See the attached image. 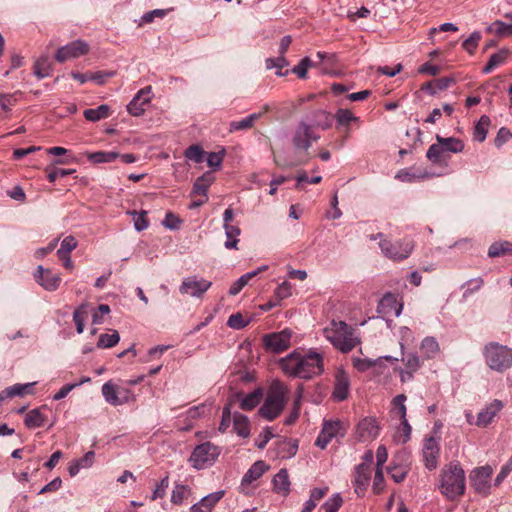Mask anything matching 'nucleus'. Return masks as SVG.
<instances>
[{
	"mask_svg": "<svg viewBox=\"0 0 512 512\" xmlns=\"http://www.w3.org/2000/svg\"><path fill=\"white\" fill-rule=\"evenodd\" d=\"M77 247V241L76 239L69 235L66 236L60 245V248L57 250V254H70L71 251H73Z\"/></svg>",
	"mask_w": 512,
	"mask_h": 512,
	"instance_id": "54",
	"label": "nucleus"
},
{
	"mask_svg": "<svg viewBox=\"0 0 512 512\" xmlns=\"http://www.w3.org/2000/svg\"><path fill=\"white\" fill-rule=\"evenodd\" d=\"M52 63L48 55L40 56L34 63L33 73L38 79H43L51 75Z\"/></svg>",
	"mask_w": 512,
	"mask_h": 512,
	"instance_id": "26",
	"label": "nucleus"
},
{
	"mask_svg": "<svg viewBox=\"0 0 512 512\" xmlns=\"http://www.w3.org/2000/svg\"><path fill=\"white\" fill-rule=\"evenodd\" d=\"M436 140L445 152L460 153L464 150V142L459 138L436 135Z\"/></svg>",
	"mask_w": 512,
	"mask_h": 512,
	"instance_id": "28",
	"label": "nucleus"
},
{
	"mask_svg": "<svg viewBox=\"0 0 512 512\" xmlns=\"http://www.w3.org/2000/svg\"><path fill=\"white\" fill-rule=\"evenodd\" d=\"M402 309L403 304L397 300V297L392 293H387L379 301L377 318L386 320L390 317H399Z\"/></svg>",
	"mask_w": 512,
	"mask_h": 512,
	"instance_id": "12",
	"label": "nucleus"
},
{
	"mask_svg": "<svg viewBox=\"0 0 512 512\" xmlns=\"http://www.w3.org/2000/svg\"><path fill=\"white\" fill-rule=\"evenodd\" d=\"M421 352L424 354L426 359L434 358L439 352V345L437 341L432 337H426L423 339L421 344Z\"/></svg>",
	"mask_w": 512,
	"mask_h": 512,
	"instance_id": "41",
	"label": "nucleus"
},
{
	"mask_svg": "<svg viewBox=\"0 0 512 512\" xmlns=\"http://www.w3.org/2000/svg\"><path fill=\"white\" fill-rule=\"evenodd\" d=\"M491 121L487 115H482L474 127L473 137L478 142H483L488 133V127Z\"/></svg>",
	"mask_w": 512,
	"mask_h": 512,
	"instance_id": "37",
	"label": "nucleus"
},
{
	"mask_svg": "<svg viewBox=\"0 0 512 512\" xmlns=\"http://www.w3.org/2000/svg\"><path fill=\"white\" fill-rule=\"evenodd\" d=\"M336 120V128H347L352 122H359V117L355 116L349 109L339 108L333 115Z\"/></svg>",
	"mask_w": 512,
	"mask_h": 512,
	"instance_id": "29",
	"label": "nucleus"
},
{
	"mask_svg": "<svg viewBox=\"0 0 512 512\" xmlns=\"http://www.w3.org/2000/svg\"><path fill=\"white\" fill-rule=\"evenodd\" d=\"M151 87L147 86L137 92L127 105V111L132 116H141L151 100Z\"/></svg>",
	"mask_w": 512,
	"mask_h": 512,
	"instance_id": "16",
	"label": "nucleus"
},
{
	"mask_svg": "<svg viewBox=\"0 0 512 512\" xmlns=\"http://www.w3.org/2000/svg\"><path fill=\"white\" fill-rule=\"evenodd\" d=\"M263 114H264V112L252 113L249 116H247L239 121H232L230 123L229 131L235 132V131H239V130L250 129L254 126L255 122L262 117Z\"/></svg>",
	"mask_w": 512,
	"mask_h": 512,
	"instance_id": "30",
	"label": "nucleus"
},
{
	"mask_svg": "<svg viewBox=\"0 0 512 512\" xmlns=\"http://www.w3.org/2000/svg\"><path fill=\"white\" fill-rule=\"evenodd\" d=\"M47 178L50 182H55L58 177L64 178L75 172L74 169L47 168Z\"/></svg>",
	"mask_w": 512,
	"mask_h": 512,
	"instance_id": "55",
	"label": "nucleus"
},
{
	"mask_svg": "<svg viewBox=\"0 0 512 512\" xmlns=\"http://www.w3.org/2000/svg\"><path fill=\"white\" fill-rule=\"evenodd\" d=\"M267 468L264 461H256L243 476L241 482L242 486L250 485L253 481L259 479Z\"/></svg>",
	"mask_w": 512,
	"mask_h": 512,
	"instance_id": "25",
	"label": "nucleus"
},
{
	"mask_svg": "<svg viewBox=\"0 0 512 512\" xmlns=\"http://www.w3.org/2000/svg\"><path fill=\"white\" fill-rule=\"evenodd\" d=\"M342 504V497L339 494H335L321 506V510L323 512H337Z\"/></svg>",
	"mask_w": 512,
	"mask_h": 512,
	"instance_id": "49",
	"label": "nucleus"
},
{
	"mask_svg": "<svg viewBox=\"0 0 512 512\" xmlns=\"http://www.w3.org/2000/svg\"><path fill=\"white\" fill-rule=\"evenodd\" d=\"M119 156L120 154L114 151H97L87 154L88 160L95 164L110 163L117 159Z\"/></svg>",
	"mask_w": 512,
	"mask_h": 512,
	"instance_id": "34",
	"label": "nucleus"
},
{
	"mask_svg": "<svg viewBox=\"0 0 512 512\" xmlns=\"http://www.w3.org/2000/svg\"><path fill=\"white\" fill-rule=\"evenodd\" d=\"M129 214H131L133 216L134 227L137 231L140 232V231H143L148 228L149 221L147 219L146 211H141V212L132 211V212H129Z\"/></svg>",
	"mask_w": 512,
	"mask_h": 512,
	"instance_id": "46",
	"label": "nucleus"
},
{
	"mask_svg": "<svg viewBox=\"0 0 512 512\" xmlns=\"http://www.w3.org/2000/svg\"><path fill=\"white\" fill-rule=\"evenodd\" d=\"M402 361L405 364V368L407 370L408 379L413 378V374L418 371L422 365V362L416 354H408L406 358H403Z\"/></svg>",
	"mask_w": 512,
	"mask_h": 512,
	"instance_id": "42",
	"label": "nucleus"
},
{
	"mask_svg": "<svg viewBox=\"0 0 512 512\" xmlns=\"http://www.w3.org/2000/svg\"><path fill=\"white\" fill-rule=\"evenodd\" d=\"M493 470L489 466H483L474 469L470 474V481L472 487L479 493H487L489 489V481L492 476Z\"/></svg>",
	"mask_w": 512,
	"mask_h": 512,
	"instance_id": "14",
	"label": "nucleus"
},
{
	"mask_svg": "<svg viewBox=\"0 0 512 512\" xmlns=\"http://www.w3.org/2000/svg\"><path fill=\"white\" fill-rule=\"evenodd\" d=\"M220 453V447L211 442H204L194 448L189 462L193 468L202 470L212 466Z\"/></svg>",
	"mask_w": 512,
	"mask_h": 512,
	"instance_id": "6",
	"label": "nucleus"
},
{
	"mask_svg": "<svg viewBox=\"0 0 512 512\" xmlns=\"http://www.w3.org/2000/svg\"><path fill=\"white\" fill-rule=\"evenodd\" d=\"M46 417L41 412V409L36 408L29 411L25 418H24V424L28 428H37L44 425Z\"/></svg>",
	"mask_w": 512,
	"mask_h": 512,
	"instance_id": "35",
	"label": "nucleus"
},
{
	"mask_svg": "<svg viewBox=\"0 0 512 512\" xmlns=\"http://www.w3.org/2000/svg\"><path fill=\"white\" fill-rule=\"evenodd\" d=\"M288 392L284 383L278 380L273 381L268 389L266 399L259 409L260 415L269 421L277 418L287 403Z\"/></svg>",
	"mask_w": 512,
	"mask_h": 512,
	"instance_id": "2",
	"label": "nucleus"
},
{
	"mask_svg": "<svg viewBox=\"0 0 512 512\" xmlns=\"http://www.w3.org/2000/svg\"><path fill=\"white\" fill-rule=\"evenodd\" d=\"M212 286V282L199 277L197 275H191L185 277L182 280L181 285L179 286V292L182 295L194 297V298H202L203 295L208 291V289Z\"/></svg>",
	"mask_w": 512,
	"mask_h": 512,
	"instance_id": "7",
	"label": "nucleus"
},
{
	"mask_svg": "<svg viewBox=\"0 0 512 512\" xmlns=\"http://www.w3.org/2000/svg\"><path fill=\"white\" fill-rule=\"evenodd\" d=\"M333 120V115L323 109H317L310 113V125H312V128L317 127L323 130L329 129L332 126Z\"/></svg>",
	"mask_w": 512,
	"mask_h": 512,
	"instance_id": "24",
	"label": "nucleus"
},
{
	"mask_svg": "<svg viewBox=\"0 0 512 512\" xmlns=\"http://www.w3.org/2000/svg\"><path fill=\"white\" fill-rule=\"evenodd\" d=\"M92 309H93V305L90 303H84V304L80 305L73 312L72 320H85L86 318L91 316Z\"/></svg>",
	"mask_w": 512,
	"mask_h": 512,
	"instance_id": "56",
	"label": "nucleus"
},
{
	"mask_svg": "<svg viewBox=\"0 0 512 512\" xmlns=\"http://www.w3.org/2000/svg\"><path fill=\"white\" fill-rule=\"evenodd\" d=\"M225 230V235L227 240L224 243L226 249H238L237 244L239 242L238 236L241 233V230L238 226L235 225H223Z\"/></svg>",
	"mask_w": 512,
	"mask_h": 512,
	"instance_id": "33",
	"label": "nucleus"
},
{
	"mask_svg": "<svg viewBox=\"0 0 512 512\" xmlns=\"http://www.w3.org/2000/svg\"><path fill=\"white\" fill-rule=\"evenodd\" d=\"M292 332L285 329L279 333L267 334L264 336V344L267 349L280 353L290 347Z\"/></svg>",
	"mask_w": 512,
	"mask_h": 512,
	"instance_id": "13",
	"label": "nucleus"
},
{
	"mask_svg": "<svg viewBox=\"0 0 512 512\" xmlns=\"http://www.w3.org/2000/svg\"><path fill=\"white\" fill-rule=\"evenodd\" d=\"M225 151L222 150L220 152H211L207 156V164L211 168H220L223 162V156Z\"/></svg>",
	"mask_w": 512,
	"mask_h": 512,
	"instance_id": "58",
	"label": "nucleus"
},
{
	"mask_svg": "<svg viewBox=\"0 0 512 512\" xmlns=\"http://www.w3.org/2000/svg\"><path fill=\"white\" fill-rule=\"evenodd\" d=\"M345 433L346 428L343 422L339 420L325 421L322 430L315 441V445L321 449H325L333 438L344 437Z\"/></svg>",
	"mask_w": 512,
	"mask_h": 512,
	"instance_id": "10",
	"label": "nucleus"
},
{
	"mask_svg": "<svg viewBox=\"0 0 512 512\" xmlns=\"http://www.w3.org/2000/svg\"><path fill=\"white\" fill-rule=\"evenodd\" d=\"M440 489L442 494L453 500L464 494L465 475L458 463H450L441 472Z\"/></svg>",
	"mask_w": 512,
	"mask_h": 512,
	"instance_id": "4",
	"label": "nucleus"
},
{
	"mask_svg": "<svg viewBox=\"0 0 512 512\" xmlns=\"http://www.w3.org/2000/svg\"><path fill=\"white\" fill-rule=\"evenodd\" d=\"M384 489V475L382 468L378 467L375 471L373 481V491L375 494H380Z\"/></svg>",
	"mask_w": 512,
	"mask_h": 512,
	"instance_id": "60",
	"label": "nucleus"
},
{
	"mask_svg": "<svg viewBox=\"0 0 512 512\" xmlns=\"http://www.w3.org/2000/svg\"><path fill=\"white\" fill-rule=\"evenodd\" d=\"M483 355L486 364L494 371L504 372L512 366V349L497 342L486 344Z\"/></svg>",
	"mask_w": 512,
	"mask_h": 512,
	"instance_id": "5",
	"label": "nucleus"
},
{
	"mask_svg": "<svg viewBox=\"0 0 512 512\" xmlns=\"http://www.w3.org/2000/svg\"><path fill=\"white\" fill-rule=\"evenodd\" d=\"M350 391L349 375L341 368H338L334 375V389L332 397L336 401H343L348 398Z\"/></svg>",
	"mask_w": 512,
	"mask_h": 512,
	"instance_id": "15",
	"label": "nucleus"
},
{
	"mask_svg": "<svg viewBox=\"0 0 512 512\" xmlns=\"http://www.w3.org/2000/svg\"><path fill=\"white\" fill-rule=\"evenodd\" d=\"M438 455L439 446L437 441L433 437L426 439L423 448V459L425 462V466L429 470H433L437 467Z\"/></svg>",
	"mask_w": 512,
	"mask_h": 512,
	"instance_id": "21",
	"label": "nucleus"
},
{
	"mask_svg": "<svg viewBox=\"0 0 512 512\" xmlns=\"http://www.w3.org/2000/svg\"><path fill=\"white\" fill-rule=\"evenodd\" d=\"M168 486H169V478H168V476H165L160 481V483L157 485L155 490L153 491V495H152L151 499L152 500H156L158 498H163L165 493H166V489L168 488Z\"/></svg>",
	"mask_w": 512,
	"mask_h": 512,
	"instance_id": "64",
	"label": "nucleus"
},
{
	"mask_svg": "<svg viewBox=\"0 0 512 512\" xmlns=\"http://www.w3.org/2000/svg\"><path fill=\"white\" fill-rule=\"evenodd\" d=\"M480 40L481 33L479 31H474L467 39L463 41L462 47L469 54H473Z\"/></svg>",
	"mask_w": 512,
	"mask_h": 512,
	"instance_id": "52",
	"label": "nucleus"
},
{
	"mask_svg": "<svg viewBox=\"0 0 512 512\" xmlns=\"http://www.w3.org/2000/svg\"><path fill=\"white\" fill-rule=\"evenodd\" d=\"M319 139L320 135L314 132L312 125L302 120L295 129L292 142L296 149L307 151Z\"/></svg>",
	"mask_w": 512,
	"mask_h": 512,
	"instance_id": "9",
	"label": "nucleus"
},
{
	"mask_svg": "<svg viewBox=\"0 0 512 512\" xmlns=\"http://www.w3.org/2000/svg\"><path fill=\"white\" fill-rule=\"evenodd\" d=\"M110 307L107 304H100L98 307H94L91 312L92 320H101L110 313Z\"/></svg>",
	"mask_w": 512,
	"mask_h": 512,
	"instance_id": "63",
	"label": "nucleus"
},
{
	"mask_svg": "<svg viewBox=\"0 0 512 512\" xmlns=\"http://www.w3.org/2000/svg\"><path fill=\"white\" fill-rule=\"evenodd\" d=\"M36 282L47 291H55L61 283V277L57 273H53L50 269L43 268L42 265L37 267L34 274Z\"/></svg>",
	"mask_w": 512,
	"mask_h": 512,
	"instance_id": "18",
	"label": "nucleus"
},
{
	"mask_svg": "<svg viewBox=\"0 0 512 512\" xmlns=\"http://www.w3.org/2000/svg\"><path fill=\"white\" fill-rule=\"evenodd\" d=\"M512 138L511 131L506 128L502 127L498 130V133L496 135V138L494 140L495 145L499 148L506 142H508Z\"/></svg>",
	"mask_w": 512,
	"mask_h": 512,
	"instance_id": "61",
	"label": "nucleus"
},
{
	"mask_svg": "<svg viewBox=\"0 0 512 512\" xmlns=\"http://www.w3.org/2000/svg\"><path fill=\"white\" fill-rule=\"evenodd\" d=\"M406 396L404 394L397 395L392 403L394 406V412L399 417L400 421L406 419Z\"/></svg>",
	"mask_w": 512,
	"mask_h": 512,
	"instance_id": "50",
	"label": "nucleus"
},
{
	"mask_svg": "<svg viewBox=\"0 0 512 512\" xmlns=\"http://www.w3.org/2000/svg\"><path fill=\"white\" fill-rule=\"evenodd\" d=\"M280 366L285 374L303 379L320 375L324 370L322 355L312 350L306 355L293 352L281 359Z\"/></svg>",
	"mask_w": 512,
	"mask_h": 512,
	"instance_id": "1",
	"label": "nucleus"
},
{
	"mask_svg": "<svg viewBox=\"0 0 512 512\" xmlns=\"http://www.w3.org/2000/svg\"><path fill=\"white\" fill-rule=\"evenodd\" d=\"M184 156L195 163H202L204 161L205 152L201 146L194 144L185 150Z\"/></svg>",
	"mask_w": 512,
	"mask_h": 512,
	"instance_id": "44",
	"label": "nucleus"
},
{
	"mask_svg": "<svg viewBox=\"0 0 512 512\" xmlns=\"http://www.w3.org/2000/svg\"><path fill=\"white\" fill-rule=\"evenodd\" d=\"M224 491L220 490L211 493L201 499L200 502L194 504L190 508V512H211L214 506L223 498Z\"/></svg>",
	"mask_w": 512,
	"mask_h": 512,
	"instance_id": "23",
	"label": "nucleus"
},
{
	"mask_svg": "<svg viewBox=\"0 0 512 512\" xmlns=\"http://www.w3.org/2000/svg\"><path fill=\"white\" fill-rule=\"evenodd\" d=\"M267 69H282L288 65V61L284 56H278L276 58H268L265 61Z\"/></svg>",
	"mask_w": 512,
	"mask_h": 512,
	"instance_id": "62",
	"label": "nucleus"
},
{
	"mask_svg": "<svg viewBox=\"0 0 512 512\" xmlns=\"http://www.w3.org/2000/svg\"><path fill=\"white\" fill-rule=\"evenodd\" d=\"M233 428L235 432L243 438H246L250 435V424L248 418L245 415L240 413H235L233 415Z\"/></svg>",
	"mask_w": 512,
	"mask_h": 512,
	"instance_id": "31",
	"label": "nucleus"
},
{
	"mask_svg": "<svg viewBox=\"0 0 512 512\" xmlns=\"http://www.w3.org/2000/svg\"><path fill=\"white\" fill-rule=\"evenodd\" d=\"M119 339V334L115 330L111 333H103L99 336L97 346L99 348H110L117 344Z\"/></svg>",
	"mask_w": 512,
	"mask_h": 512,
	"instance_id": "45",
	"label": "nucleus"
},
{
	"mask_svg": "<svg viewBox=\"0 0 512 512\" xmlns=\"http://www.w3.org/2000/svg\"><path fill=\"white\" fill-rule=\"evenodd\" d=\"M89 50L90 47L86 41L77 39L60 47L55 53V59L59 63H64L69 59L78 58L80 56L86 55L89 52Z\"/></svg>",
	"mask_w": 512,
	"mask_h": 512,
	"instance_id": "11",
	"label": "nucleus"
},
{
	"mask_svg": "<svg viewBox=\"0 0 512 512\" xmlns=\"http://www.w3.org/2000/svg\"><path fill=\"white\" fill-rule=\"evenodd\" d=\"M372 467L367 463H360L355 468L354 487L358 496H363L369 485Z\"/></svg>",
	"mask_w": 512,
	"mask_h": 512,
	"instance_id": "19",
	"label": "nucleus"
},
{
	"mask_svg": "<svg viewBox=\"0 0 512 512\" xmlns=\"http://www.w3.org/2000/svg\"><path fill=\"white\" fill-rule=\"evenodd\" d=\"M353 367L359 372H365L376 365V361L367 358H353Z\"/></svg>",
	"mask_w": 512,
	"mask_h": 512,
	"instance_id": "57",
	"label": "nucleus"
},
{
	"mask_svg": "<svg viewBox=\"0 0 512 512\" xmlns=\"http://www.w3.org/2000/svg\"><path fill=\"white\" fill-rule=\"evenodd\" d=\"M508 57V50L502 49L490 56L487 64L483 68L484 74L491 73L496 67L503 64Z\"/></svg>",
	"mask_w": 512,
	"mask_h": 512,
	"instance_id": "36",
	"label": "nucleus"
},
{
	"mask_svg": "<svg viewBox=\"0 0 512 512\" xmlns=\"http://www.w3.org/2000/svg\"><path fill=\"white\" fill-rule=\"evenodd\" d=\"M102 394L109 404L118 406L127 401L128 390L120 388L108 381L102 386Z\"/></svg>",
	"mask_w": 512,
	"mask_h": 512,
	"instance_id": "20",
	"label": "nucleus"
},
{
	"mask_svg": "<svg viewBox=\"0 0 512 512\" xmlns=\"http://www.w3.org/2000/svg\"><path fill=\"white\" fill-rule=\"evenodd\" d=\"M512 253V243L508 241L495 242L488 249L491 258L500 257Z\"/></svg>",
	"mask_w": 512,
	"mask_h": 512,
	"instance_id": "38",
	"label": "nucleus"
},
{
	"mask_svg": "<svg viewBox=\"0 0 512 512\" xmlns=\"http://www.w3.org/2000/svg\"><path fill=\"white\" fill-rule=\"evenodd\" d=\"M213 181L214 176L211 172L204 173L202 176L198 177L195 180L193 184L192 194L208 197L207 191Z\"/></svg>",
	"mask_w": 512,
	"mask_h": 512,
	"instance_id": "27",
	"label": "nucleus"
},
{
	"mask_svg": "<svg viewBox=\"0 0 512 512\" xmlns=\"http://www.w3.org/2000/svg\"><path fill=\"white\" fill-rule=\"evenodd\" d=\"M274 488L277 492L286 494L289 491L290 482L288 473L285 469H281L273 479Z\"/></svg>",
	"mask_w": 512,
	"mask_h": 512,
	"instance_id": "40",
	"label": "nucleus"
},
{
	"mask_svg": "<svg viewBox=\"0 0 512 512\" xmlns=\"http://www.w3.org/2000/svg\"><path fill=\"white\" fill-rule=\"evenodd\" d=\"M162 224L170 230H177L180 228L181 220L175 214L168 212Z\"/></svg>",
	"mask_w": 512,
	"mask_h": 512,
	"instance_id": "59",
	"label": "nucleus"
},
{
	"mask_svg": "<svg viewBox=\"0 0 512 512\" xmlns=\"http://www.w3.org/2000/svg\"><path fill=\"white\" fill-rule=\"evenodd\" d=\"M83 114L88 121L97 122L110 115V107L106 104H102L97 108L86 109Z\"/></svg>",
	"mask_w": 512,
	"mask_h": 512,
	"instance_id": "32",
	"label": "nucleus"
},
{
	"mask_svg": "<svg viewBox=\"0 0 512 512\" xmlns=\"http://www.w3.org/2000/svg\"><path fill=\"white\" fill-rule=\"evenodd\" d=\"M488 31H494L498 36H512V24L496 20L488 28Z\"/></svg>",
	"mask_w": 512,
	"mask_h": 512,
	"instance_id": "47",
	"label": "nucleus"
},
{
	"mask_svg": "<svg viewBox=\"0 0 512 512\" xmlns=\"http://www.w3.org/2000/svg\"><path fill=\"white\" fill-rule=\"evenodd\" d=\"M483 284L484 280L481 277L473 278L466 281L461 287L463 289V300H467L473 293L479 291L482 288Z\"/></svg>",
	"mask_w": 512,
	"mask_h": 512,
	"instance_id": "39",
	"label": "nucleus"
},
{
	"mask_svg": "<svg viewBox=\"0 0 512 512\" xmlns=\"http://www.w3.org/2000/svg\"><path fill=\"white\" fill-rule=\"evenodd\" d=\"M190 494V488L183 484H176L171 495V502L175 505L181 504Z\"/></svg>",
	"mask_w": 512,
	"mask_h": 512,
	"instance_id": "43",
	"label": "nucleus"
},
{
	"mask_svg": "<svg viewBox=\"0 0 512 512\" xmlns=\"http://www.w3.org/2000/svg\"><path fill=\"white\" fill-rule=\"evenodd\" d=\"M262 398L261 392L255 391L248 394L241 402V408L243 410H252L255 408Z\"/></svg>",
	"mask_w": 512,
	"mask_h": 512,
	"instance_id": "48",
	"label": "nucleus"
},
{
	"mask_svg": "<svg viewBox=\"0 0 512 512\" xmlns=\"http://www.w3.org/2000/svg\"><path fill=\"white\" fill-rule=\"evenodd\" d=\"M502 408V402L499 400H494L485 409L479 412L476 425L480 427H486L492 422L493 418L500 412Z\"/></svg>",
	"mask_w": 512,
	"mask_h": 512,
	"instance_id": "22",
	"label": "nucleus"
},
{
	"mask_svg": "<svg viewBox=\"0 0 512 512\" xmlns=\"http://www.w3.org/2000/svg\"><path fill=\"white\" fill-rule=\"evenodd\" d=\"M323 332L326 339L343 353L350 352L359 343L355 330L347 322H331Z\"/></svg>",
	"mask_w": 512,
	"mask_h": 512,
	"instance_id": "3",
	"label": "nucleus"
},
{
	"mask_svg": "<svg viewBox=\"0 0 512 512\" xmlns=\"http://www.w3.org/2000/svg\"><path fill=\"white\" fill-rule=\"evenodd\" d=\"M379 429L376 419L366 417L357 424L356 436L361 442L372 441L378 436Z\"/></svg>",
	"mask_w": 512,
	"mask_h": 512,
	"instance_id": "17",
	"label": "nucleus"
},
{
	"mask_svg": "<svg viewBox=\"0 0 512 512\" xmlns=\"http://www.w3.org/2000/svg\"><path fill=\"white\" fill-rule=\"evenodd\" d=\"M384 255L392 260L400 261L409 257L413 250V243L410 240L391 242L382 240L379 243Z\"/></svg>",
	"mask_w": 512,
	"mask_h": 512,
	"instance_id": "8",
	"label": "nucleus"
},
{
	"mask_svg": "<svg viewBox=\"0 0 512 512\" xmlns=\"http://www.w3.org/2000/svg\"><path fill=\"white\" fill-rule=\"evenodd\" d=\"M411 430H412V428H411L410 424L408 423L407 419L402 420L400 427L395 435V439L399 443H403V444L406 443L410 439Z\"/></svg>",
	"mask_w": 512,
	"mask_h": 512,
	"instance_id": "51",
	"label": "nucleus"
},
{
	"mask_svg": "<svg viewBox=\"0 0 512 512\" xmlns=\"http://www.w3.org/2000/svg\"><path fill=\"white\" fill-rule=\"evenodd\" d=\"M443 146L437 142V144H432L427 150L426 157L432 163H439L441 160V156L444 153Z\"/></svg>",
	"mask_w": 512,
	"mask_h": 512,
	"instance_id": "53",
	"label": "nucleus"
}]
</instances>
